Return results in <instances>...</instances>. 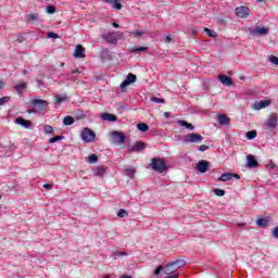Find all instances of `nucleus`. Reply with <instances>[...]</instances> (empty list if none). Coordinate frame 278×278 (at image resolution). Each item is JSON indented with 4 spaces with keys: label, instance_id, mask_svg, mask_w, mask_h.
<instances>
[{
    "label": "nucleus",
    "instance_id": "obj_55",
    "mask_svg": "<svg viewBox=\"0 0 278 278\" xmlns=\"http://www.w3.org/2000/svg\"><path fill=\"white\" fill-rule=\"evenodd\" d=\"M191 34H192V36H197V34H199V30H197V28H192Z\"/></svg>",
    "mask_w": 278,
    "mask_h": 278
},
{
    "label": "nucleus",
    "instance_id": "obj_60",
    "mask_svg": "<svg viewBox=\"0 0 278 278\" xmlns=\"http://www.w3.org/2000/svg\"><path fill=\"white\" fill-rule=\"evenodd\" d=\"M164 116H165L166 118H169V117H170V113H169V112H165V113H164Z\"/></svg>",
    "mask_w": 278,
    "mask_h": 278
},
{
    "label": "nucleus",
    "instance_id": "obj_21",
    "mask_svg": "<svg viewBox=\"0 0 278 278\" xmlns=\"http://www.w3.org/2000/svg\"><path fill=\"white\" fill-rule=\"evenodd\" d=\"M217 121H218L219 125L225 126V125H229V123L231 122V118H229V116H227V114H218Z\"/></svg>",
    "mask_w": 278,
    "mask_h": 278
},
{
    "label": "nucleus",
    "instance_id": "obj_15",
    "mask_svg": "<svg viewBox=\"0 0 278 278\" xmlns=\"http://www.w3.org/2000/svg\"><path fill=\"white\" fill-rule=\"evenodd\" d=\"M15 125H21V127H24V129H31V122L23 117L15 118Z\"/></svg>",
    "mask_w": 278,
    "mask_h": 278
},
{
    "label": "nucleus",
    "instance_id": "obj_9",
    "mask_svg": "<svg viewBox=\"0 0 278 278\" xmlns=\"http://www.w3.org/2000/svg\"><path fill=\"white\" fill-rule=\"evenodd\" d=\"M147 149V143L142 141H136L130 148H128V151L130 153H140L141 151H144Z\"/></svg>",
    "mask_w": 278,
    "mask_h": 278
},
{
    "label": "nucleus",
    "instance_id": "obj_16",
    "mask_svg": "<svg viewBox=\"0 0 278 278\" xmlns=\"http://www.w3.org/2000/svg\"><path fill=\"white\" fill-rule=\"evenodd\" d=\"M248 166L249 168H257L260 166V163L257 162V159L253 154H249L247 156Z\"/></svg>",
    "mask_w": 278,
    "mask_h": 278
},
{
    "label": "nucleus",
    "instance_id": "obj_1",
    "mask_svg": "<svg viewBox=\"0 0 278 278\" xmlns=\"http://www.w3.org/2000/svg\"><path fill=\"white\" fill-rule=\"evenodd\" d=\"M150 166L152 170H154L155 173H166V170L168 169V165L166 164V161L160 157H153L151 160Z\"/></svg>",
    "mask_w": 278,
    "mask_h": 278
},
{
    "label": "nucleus",
    "instance_id": "obj_58",
    "mask_svg": "<svg viewBox=\"0 0 278 278\" xmlns=\"http://www.w3.org/2000/svg\"><path fill=\"white\" fill-rule=\"evenodd\" d=\"M78 73H81V71H79V70H74V71H72V74H73V75H77Z\"/></svg>",
    "mask_w": 278,
    "mask_h": 278
},
{
    "label": "nucleus",
    "instance_id": "obj_11",
    "mask_svg": "<svg viewBox=\"0 0 278 278\" xmlns=\"http://www.w3.org/2000/svg\"><path fill=\"white\" fill-rule=\"evenodd\" d=\"M197 170H199L201 174L207 173L210 170V163L205 160L199 161L195 164Z\"/></svg>",
    "mask_w": 278,
    "mask_h": 278
},
{
    "label": "nucleus",
    "instance_id": "obj_27",
    "mask_svg": "<svg viewBox=\"0 0 278 278\" xmlns=\"http://www.w3.org/2000/svg\"><path fill=\"white\" fill-rule=\"evenodd\" d=\"M124 175H126V177H128L129 179H134V177L136 176V169L135 168H126V169H124Z\"/></svg>",
    "mask_w": 278,
    "mask_h": 278
},
{
    "label": "nucleus",
    "instance_id": "obj_64",
    "mask_svg": "<svg viewBox=\"0 0 278 278\" xmlns=\"http://www.w3.org/2000/svg\"><path fill=\"white\" fill-rule=\"evenodd\" d=\"M27 73H28L27 70L23 71V75H27Z\"/></svg>",
    "mask_w": 278,
    "mask_h": 278
},
{
    "label": "nucleus",
    "instance_id": "obj_24",
    "mask_svg": "<svg viewBox=\"0 0 278 278\" xmlns=\"http://www.w3.org/2000/svg\"><path fill=\"white\" fill-rule=\"evenodd\" d=\"M233 179V173H224L217 178V181H231Z\"/></svg>",
    "mask_w": 278,
    "mask_h": 278
},
{
    "label": "nucleus",
    "instance_id": "obj_13",
    "mask_svg": "<svg viewBox=\"0 0 278 278\" xmlns=\"http://www.w3.org/2000/svg\"><path fill=\"white\" fill-rule=\"evenodd\" d=\"M74 58L84 59L86 58V48L81 45H77L74 51Z\"/></svg>",
    "mask_w": 278,
    "mask_h": 278
},
{
    "label": "nucleus",
    "instance_id": "obj_63",
    "mask_svg": "<svg viewBox=\"0 0 278 278\" xmlns=\"http://www.w3.org/2000/svg\"><path fill=\"white\" fill-rule=\"evenodd\" d=\"M269 166H270V168H275V164L274 163H270Z\"/></svg>",
    "mask_w": 278,
    "mask_h": 278
},
{
    "label": "nucleus",
    "instance_id": "obj_61",
    "mask_svg": "<svg viewBox=\"0 0 278 278\" xmlns=\"http://www.w3.org/2000/svg\"><path fill=\"white\" fill-rule=\"evenodd\" d=\"M29 114H36V110H28L27 111Z\"/></svg>",
    "mask_w": 278,
    "mask_h": 278
},
{
    "label": "nucleus",
    "instance_id": "obj_57",
    "mask_svg": "<svg viewBox=\"0 0 278 278\" xmlns=\"http://www.w3.org/2000/svg\"><path fill=\"white\" fill-rule=\"evenodd\" d=\"M112 26L115 27L116 29H118V27H119L118 23H116V22H113Z\"/></svg>",
    "mask_w": 278,
    "mask_h": 278
},
{
    "label": "nucleus",
    "instance_id": "obj_59",
    "mask_svg": "<svg viewBox=\"0 0 278 278\" xmlns=\"http://www.w3.org/2000/svg\"><path fill=\"white\" fill-rule=\"evenodd\" d=\"M232 178H235V179H240V175H238V174H232Z\"/></svg>",
    "mask_w": 278,
    "mask_h": 278
},
{
    "label": "nucleus",
    "instance_id": "obj_50",
    "mask_svg": "<svg viewBox=\"0 0 278 278\" xmlns=\"http://www.w3.org/2000/svg\"><path fill=\"white\" fill-rule=\"evenodd\" d=\"M43 188H45L46 190H53V185H51V184H45V185H43Z\"/></svg>",
    "mask_w": 278,
    "mask_h": 278
},
{
    "label": "nucleus",
    "instance_id": "obj_4",
    "mask_svg": "<svg viewBox=\"0 0 278 278\" xmlns=\"http://www.w3.org/2000/svg\"><path fill=\"white\" fill-rule=\"evenodd\" d=\"M204 138L200 134L191 132L185 136L184 142L191 143V144H198L199 142H203Z\"/></svg>",
    "mask_w": 278,
    "mask_h": 278
},
{
    "label": "nucleus",
    "instance_id": "obj_12",
    "mask_svg": "<svg viewBox=\"0 0 278 278\" xmlns=\"http://www.w3.org/2000/svg\"><path fill=\"white\" fill-rule=\"evenodd\" d=\"M277 121H278L277 114L271 113V114L268 116V118H267L265 125H266V127H268V129H275V128L277 127Z\"/></svg>",
    "mask_w": 278,
    "mask_h": 278
},
{
    "label": "nucleus",
    "instance_id": "obj_44",
    "mask_svg": "<svg viewBox=\"0 0 278 278\" xmlns=\"http://www.w3.org/2000/svg\"><path fill=\"white\" fill-rule=\"evenodd\" d=\"M76 121H81V118H86V115L84 114L83 111H79L76 115H75Z\"/></svg>",
    "mask_w": 278,
    "mask_h": 278
},
{
    "label": "nucleus",
    "instance_id": "obj_36",
    "mask_svg": "<svg viewBox=\"0 0 278 278\" xmlns=\"http://www.w3.org/2000/svg\"><path fill=\"white\" fill-rule=\"evenodd\" d=\"M150 101L152 102V103H166V100H164V99H162V98H157V97H151L150 98Z\"/></svg>",
    "mask_w": 278,
    "mask_h": 278
},
{
    "label": "nucleus",
    "instance_id": "obj_54",
    "mask_svg": "<svg viewBox=\"0 0 278 278\" xmlns=\"http://www.w3.org/2000/svg\"><path fill=\"white\" fill-rule=\"evenodd\" d=\"M37 86L40 88V87L45 86V83H42V80L38 79L37 80Z\"/></svg>",
    "mask_w": 278,
    "mask_h": 278
},
{
    "label": "nucleus",
    "instance_id": "obj_32",
    "mask_svg": "<svg viewBox=\"0 0 278 278\" xmlns=\"http://www.w3.org/2000/svg\"><path fill=\"white\" fill-rule=\"evenodd\" d=\"M248 140H255L257 138V130H250L247 132Z\"/></svg>",
    "mask_w": 278,
    "mask_h": 278
},
{
    "label": "nucleus",
    "instance_id": "obj_38",
    "mask_svg": "<svg viewBox=\"0 0 278 278\" xmlns=\"http://www.w3.org/2000/svg\"><path fill=\"white\" fill-rule=\"evenodd\" d=\"M60 140H64V136H55V137H52L49 142L50 144H53L55 142H60Z\"/></svg>",
    "mask_w": 278,
    "mask_h": 278
},
{
    "label": "nucleus",
    "instance_id": "obj_18",
    "mask_svg": "<svg viewBox=\"0 0 278 278\" xmlns=\"http://www.w3.org/2000/svg\"><path fill=\"white\" fill-rule=\"evenodd\" d=\"M268 105H270V101L268 100H262V101H256L253 104V110H264V108H268Z\"/></svg>",
    "mask_w": 278,
    "mask_h": 278
},
{
    "label": "nucleus",
    "instance_id": "obj_25",
    "mask_svg": "<svg viewBox=\"0 0 278 278\" xmlns=\"http://www.w3.org/2000/svg\"><path fill=\"white\" fill-rule=\"evenodd\" d=\"M26 16V23H38V18H40V15L38 13H30Z\"/></svg>",
    "mask_w": 278,
    "mask_h": 278
},
{
    "label": "nucleus",
    "instance_id": "obj_48",
    "mask_svg": "<svg viewBox=\"0 0 278 278\" xmlns=\"http://www.w3.org/2000/svg\"><path fill=\"white\" fill-rule=\"evenodd\" d=\"M131 34L134 36H144V31H141V30H134V31H131Z\"/></svg>",
    "mask_w": 278,
    "mask_h": 278
},
{
    "label": "nucleus",
    "instance_id": "obj_47",
    "mask_svg": "<svg viewBox=\"0 0 278 278\" xmlns=\"http://www.w3.org/2000/svg\"><path fill=\"white\" fill-rule=\"evenodd\" d=\"M162 270H164V266L161 265V266L155 268L154 275H160V273H162Z\"/></svg>",
    "mask_w": 278,
    "mask_h": 278
},
{
    "label": "nucleus",
    "instance_id": "obj_17",
    "mask_svg": "<svg viewBox=\"0 0 278 278\" xmlns=\"http://www.w3.org/2000/svg\"><path fill=\"white\" fill-rule=\"evenodd\" d=\"M100 117L102 121H108V123H116L118 121V117L112 113H102Z\"/></svg>",
    "mask_w": 278,
    "mask_h": 278
},
{
    "label": "nucleus",
    "instance_id": "obj_49",
    "mask_svg": "<svg viewBox=\"0 0 278 278\" xmlns=\"http://www.w3.org/2000/svg\"><path fill=\"white\" fill-rule=\"evenodd\" d=\"M207 149H210V146L202 144L199 147V151H201V152L207 151Z\"/></svg>",
    "mask_w": 278,
    "mask_h": 278
},
{
    "label": "nucleus",
    "instance_id": "obj_42",
    "mask_svg": "<svg viewBox=\"0 0 278 278\" xmlns=\"http://www.w3.org/2000/svg\"><path fill=\"white\" fill-rule=\"evenodd\" d=\"M213 192H214V194H216V197H225L224 189H214Z\"/></svg>",
    "mask_w": 278,
    "mask_h": 278
},
{
    "label": "nucleus",
    "instance_id": "obj_6",
    "mask_svg": "<svg viewBox=\"0 0 278 278\" xmlns=\"http://www.w3.org/2000/svg\"><path fill=\"white\" fill-rule=\"evenodd\" d=\"M235 14L239 18H249V16L251 15V9H249V7H244V5L237 7L235 9Z\"/></svg>",
    "mask_w": 278,
    "mask_h": 278
},
{
    "label": "nucleus",
    "instance_id": "obj_41",
    "mask_svg": "<svg viewBox=\"0 0 278 278\" xmlns=\"http://www.w3.org/2000/svg\"><path fill=\"white\" fill-rule=\"evenodd\" d=\"M55 5H48L47 8H46V12H47V14H55Z\"/></svg>",
    "mask_w": 278,
    "mask_h": 278
},
{
    "label": "nucleus",
    "instance_id": "obj_7",
    "mask_svg": "<svg viewBox=\"0 0 278 278\" xmlns=\"http://www.w3.org/2000/svg\"><path fill=\"white\" fill-rule=\"evenodd\" d=\"M136 79H138L136 74L129 73L126 79L119 86L122 92H125V88H127V86H130V84H136Z\"/></svg>",
    "mask_w": 278,
    "mask_h": 278
},
{
    "label": "nucleus",
    "instance_id": "obj_43",
    "mask_svg": "<svg viewBox=\"0 0 278 278\" xmlns=\"http://www.w3.org/2000/svg\"><path fill=\"white\" fill-rule=\"evenodd\" d=\"M43 131H45V134H53V127L50 125H46L43 127Z\"/></svg>",
    "mask_w": 278,
    "mask_h": 278
},
{
    "label": "nucleus",
    "instance_id": "obj_45",
    "mask_svg": "<svg viewBox=\"0 0 278 278\" xmlns=\"http://www.w3.org/2000/svg\"><path fill=\"white\" fill-rule=\"evenodd\" d=\"M269 62H271V64H275L276 66H278V58L277 56L270 55Z\"/></svg>",
    "mask_w": 278,
    "mask_h": 278
},
{
    "label": "nucleus",
    "instance_id": "obj_53",
    "mask_svg": "<svg viewBox=\"0 0 278 278\" xmlns=\"http://www.w3.org/2000/svg\"><path fill=\"white\" fill-rule=\"evenodd\" d=\"M164 42H167V43L173 42V38L170 36H166L164 38Z\"/></svg>",
    "mask_w": 278,
    "mask_h": 278
},
{
    "label": "nucleus",
    "instance_id": "obj_10",
    "mask_svg": "<svg viewBox=\"0 0 278 278\" xmlns=\"http://www.w3.org/2000/svg\"><path fill=\"white\" fill-rule=\"evenodd\" d=\"M47 101L40 99H34L30 101V108H37L40 112L47 110Z\"/></svg>",
    "mask_w": 278,
    "mask_h": 278
},
{
    "label": "nucleus",
    "instance_id": "obj_35",
    "mask_svg": "<svg viewBox=\"0 0 278 278\" xmlns=\"http://www.w3.org/2000/svg\"><path fill=\"white\" fill-rule=\"evenodd\" d=\"M11 100H12V97L10 96L0 98V105H5V103H10Z\"/></svg>",
    "mask_w": 278,
    "mask_h": 278
},
{
    "label": "nucleus",
    "instance_id": "obj_23",
    "mask_svg": "<svg viewBox=\"0 0 278 278\" xmlns=\"http://www.w3.org/2000/svg\"><path fill=\"white\" fill-rule=\"evenodd\" d=\"M14 88L18 94H23V92H25V90H27V83H25V81L20 83L17 85H15Z\"/></svg>",
    "mask_w": 278,
    "mask_h": 278
},
{
    "label": "nucleus",
    "instance_id": "obj_46",
    "mask_svg": "<svg viewBox=\"0 0 278 278\" xmlns=\"http://www.w3.org/2000/svg\"><path fill=\"white\" fill-rule=\"evenodd\" d=\"M47 38H60V35L59 34H55V33H53V31H50V33H48L47 34Z\"/></svg>",
    "mask_w": 278,
    "mask_h": 278
},
{
    "label": "nucleus",
    "instance_id": "obj_3",
    "mask_svg": "<svg viewBox=\"0 0 278 278\" xmlns=\"http://www.w3.org/2000/svg\"><path fill=\"white\" fill-rule=\"evenodd\" d=\"M248 31L250 36L255 38V36H268V34H270V28L267 26H263V27L256 26L255 28L249 27Z\"/></svg>",
    "mask_w": 278,
    "mask_h": 278
},
{
    "label": "nucleus",
    "instance_id": "obj_31",
    "mask_svg": "<svg viewBox=\"0 0 278 278\" xmlns=\"http://www.w3.org/2000/svg\"><path fill=\"white\" fill-rule=\"evenodd\" d=\"M137 129L142 132L149 131V125L144 123H139L137 124Z\"/></svg>",
    "mask_w": 278,
    "mask_h": 278
},
{
    "label": "nucleus",
    "instance_id": "obj_33",
    "mask_svg": "<svg viewBox=\"0 0 278 278\" xmlns=\"http://www.w3.org/2000/svg\"><path fill=\"white\" fill-rule=\"evenodd\" d=\"M256 225L258 227H267L268 226V219H266V218H258L256 220Z\"/></svg>",
    "mask_w": 278,
    "mask_h": 278
},
{
    "label": "nucleus",
    "instance_id": "obj_62",
    "mask_svg": "<svg viewBox=\"0 0 278 278\" xmlns=\"http://www.w3.org/2000/svg\"><path fill=\"white\" fill-rule=\"evenodd\" d=\"M119 278H131V276H129V275H124V276H122V277H119Z\"/></svg>",
    "mask_w": 278,
    "mask_h": 278
},
{
    "label": "nucleus",
    "instance_id": "obj_26",
    "mask_svg": "<svg viewBox=\"0 0 278 278\" xmlns=\"http://www.w3.org/2000/svg\"><path fill=\"white\" fill-rule=\"evenodd\" d=\"M172 264L175 266L176 269L179 270V268H184L186 261L184 258H179V260L172 262Z\"/></svg>",
    "mask_w": 278,
    "mask_h": 278
},
{
    "label": "nucleus",
    "instance_id": "obj_28",
    "mask_svg": "<svg viewBox=\"0 0 278 278\" xmlns=\"http://www.w3.org/2000/svg\"><path fill=\"white\" fill-rule=\"evenodd\" d=\"M149 48L147 47H137V48H129L128 51L129 53H142L147 51Z\"/></svg>",
    "mask_w": 278,
    "mask_h": 278
},
{
    "label": "nucleus",
    "instance_id": "obj_22",
    "mask_svg": "<svg viewBox=\"0 0 278 278\" xmlns=\"http://www.w3.org/2000/svg\"><path fill=\"white\" fill-rule=\"evenodd\" d=\"M177 125H180V127H186V129H190V131H194V125L184 119H178Z\"/></svg>",
    "mask_w": 278,
    "mask_h": 278
},
{
    "label": "nucleus",
    "instance_id": "obj_30",
    "mask_svg": "<svg viewBox=\"0 0 278 278\" xmlns=\"http://www.w3.org/2000/svg\"><path fill=\"white\" fill-rule=\"evenodd\" d=\"M104 175H105V167L103 166L97 167V169L94 170V176L103 177Z\"/></svg>",
    "mask_w": 278,
    "mask_h": 278
},
{
    "label": "nucleus",
    "instance_id": "obj_8",
    "mask_svg": "<svg viewBox=\"0 0 278 278\" xmlns=\"http://www.w3.org/2000/svg\"><path fill=\"white\" fill-rule=\"evenodd\" d=\"M177 268H175L173 263H169L165 266V275L166 278H179V274L177 273Z\"/></svg>",
    "mask_w": 278,
    "mask_h": 278
},
{
    "label": "nucleus",
    "instance_id": "obj_56",
    "mask_svg": "<svg viewBox=\"0 0 278 278\" xmlns=\"http://www.w3.org/2000/svg\"><path fill=\"white\" fill-rule=\"evenodd\" d=\"M3 88H5V83H3V80L0 79V90H3Z\"/></svg>",
    "mask_w": 278,
    "mask_h": 278
},
{
    "label": "nucleus",
    "instance_id": "obj_2",
    "mask_svg": "<svg viewBox=\"0 0 278 278\" xmlns=\"http://www.w3.org/2000/svg\"><path fill=\"white\" fill-rule=\"evenodd\" d=\"M123 31H109L102 35V40L109 45H118V40L123 39Z\"/></svg>",
    "mask_w": 278,
    "mask_h": 278
},
{
    "label": "nucleus",
    "instance_id": "obj_29",
    "mask_svg": "<svg viewBox=\"0 0 278 278\" xmlns=\"http://www.w3.org/2000/svg\"><path fill=\"white\" fill-rule=\"evenodd\" d=\"M73 123H75V118H73V116H65L63 118V125H65V127H68L71 125H73Z\"/></svg>",
    "mask_w": 278,
    "mask_h": 278
},
{
    "label": "nucleus",
    "instance_id": "obj_5",
    "mask_svg": "<svg viewBox=\"0 0 278 278\" xmlns=\"http://www.w3.org/2000/svg\"><path fill=\"white\" fill-rule=\"evenodd\" d=\"M80 138L84 142H94V138H97V134L92 131L90 128H84Z\"/></svg>",
    "mask_w": 278,
    "mask_h": 278
},
{
    "label": "nucleus",
    "instance_id": "obj_40",
    "mask_svg": "<svg viewBox=\"0 0 278 278\" xmlns=\"http://www.w3.org/2000/svg\"><path fill=\"white\" fill-rule=\"evenodd\" d=\"M68 99L66 96H55V103H64Z\"/></svg>",
    "mask_w": 278,
    "mask_h": 278
},
{
    "label": "nucleus",
    "instance_id": "obj_37",
    "mask_svg": "<svg viewBox=\"0 0 278 278\" xmlns=\"http://www.w3.org/2000/svg\"><path fill=\"white\" fill-rule=\"evenodd\" d=\"M204 31H205V34H207V36H210V38H216V31H214L207 27H204Z\"/></svg>",
    "mask_w": 278,
    "mask_h": 278
},
{
    "label": "nucleus",
    "instance_id": "obj_51",
    "mask_svg": "<svg viewBox=\"0 0 278 278\" xmlns=\"http://www.w3.org/2000/svg\"><path fill=\"white\" fill-rule=\"evenodd\" d=\"M273 236L274 238H278V226L273 229Z\"/></svg>",
    "mask_w": 278,
    "mask_h": 278
},
{
    "label": "nucleus",
    "instance_id": "obj_52",
    "mask_svg": "<svg viewBox=\"0 0 278 278\" xmlns=\"http://www.w3.org/2000/svg\"><path fill=\"white\" fill-rule=\"evenodd\" d=\"M121 255H127L125 252H117L114 255V258L116 260L117 257H121Z\"/></svg>",
    "mask_w": 278,
    "mask_h": 278
},
{
    "label": "nucleus",
    "instance_id": "obj_14",
    "mask_svg": "<svg viewBox=\"0 0 278 278\" xmlns=\"http://www.w3.org/2000/svg\"><path fill=\"white\" fill-rule=\"evenodd\" d=\"M111 136L114 138L115 142H118V144H123V142H125V134L118 131V130H114Z\"/></svg>",
    "mask_w": 278,
    "mask_h": 278
},
{
    "label": "nucleus",
    "instance_id": "obj_20",
    "mask_svg": "<svg viewBox=\"0 0 278 278\" xmlns=\"http://www.w3.org/2000/svg\"><path fill=\"white\" fill-rule=\"evenodd\" d=\"M217 79L220 80L223 86H233V80L227 75H219Z\"/></svg>",
    "mask_w": 278,
    "mask_h": 278
},
{
    "label": "nucleus",
    "instance_id": "obj_39",
    "mask_svg": "<svg viewBox=\"0 0 278 278\" xmlns=\"http://www.w3.org/2000/svg\"><path fill=\"white\" fill-rule=\"evenodd\" d=\"M117 216H118L119 218H126V216H129V213L127 212V210H119V211L117 212Z\"/></svg>",
    "mask_w": 278,
    "mask_h": 278
},
{
    "label": "nucleus",
    "instance_id": "obj_19",
    "mask_svg": "<svg viewBox=\"0 0 278 278\" xmlns=\"http://www.w3.org/2000/svg\"><path fill=\"white\" fill-rule=\"evenodd\" d=\"M104 3H109V5H112L113 10H123V4L121 3V0H102Z\"/></svg>",
    "mask_w": 278,
    "mask_h": 278
},
{
    "label": "nucleus",
    "instance_id": "obj_34",
    "mask_svg": "<svg viewBox=\"0 0 278 278\" xmlns=\"http://www.w3.org/2000/svg\"><path fill=\"white\" fill-rule=\"evenodd\" d=\"M87 162H89V164H97V162H99V156H97V154H90Z\"/></svg>",
    "mask_w": 278,
    "mask_h": 278
}]
</instances>
